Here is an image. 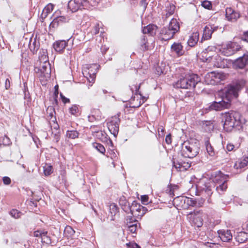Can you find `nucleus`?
<instances>
[{"label": "nucleus", "mask_w": 248, "mask_h": 248, "mask_svg": "<svg viewBox=\"0 0 248 248\" xmlns=\"http://www.w3.org/2000/svg\"><path fill=\"white\" fill-rule=\"evenodd\" d=\"M245 83V80L241 79L228 85L224 89V97L222 100L218 102H213L209 106L210 110L221 111L229 108L232 99L238 96L239 92L244 87Z\"/></svg>", "instance_id": "1"}, {"label": "nucleus", "mask_w": 248, "mask_h": 248, "mask_svg": "<svg viewBox=\"0 0 248 248\" xmlns=\"http://www.w3.org/2000/svg\"><path fill=\"white\" fill-rule=\"evenodd\" d=\"M224 120L223 128L226 131L230 132L233 128L237 127L239 129L242 127V116L241 114L236 111L225 112L223 116Z\"/></svg>", "instance_id": "2"}, {"label": "nucleus", "mask_w": 248, "mask_h": 248, "mask_svg": "<svg viewBox=\"0 0 248 248\" xmlns=\"http://www.w3.org/2000/svg\"><path fill=\"white\" fill-rule=\"evenodd\" d=\"M200 80V78L197 74L186 75L185 77H181L173 84V86L176 88H194Z\"/></svg>", "instance_id": "3"}, {"label": "nucleus", "mask_w": 248, "mask_h": 248, "mask_svg": "<svg viewBox=\"0 0 248 248\" xmlns=\"http://www.w3.org/2000/svg\"><path fill=\"white\" fill-rule=\"evenodd\" d=\"M180 30L179 22L176 19L172 18L168 27H163L160 31V38L167 41L172 38L174 34Z\"/></svg>", "instance_id": "4"}, {"label": "nucleus", "mask_w": 248, "mask_h": 248, "mask_svg": "<svg viewBox=\"0 0 248 248\" xmlns=\"http://www.w3.org/2000/svg\"><path fill=\"white\" fill-rule=\"evenodd\" d=\"M212 183L216 186V190L219 194L225 191L227 188V182L228 176L224 175L220 171H216L212 175Z\"/></svg>", "instance_id": "5"}, {"label": "nucleus", "mask_w": 248, "mask_h": 248, "mask_svg": "<svg viewBox=\"0 0 248 248\" xmlns=\"http://www.w3.org/2000/svg\"><path fill=\"white\" fill-rule=\"evenodd\" d=\"M200 148L198 144L189 142H185L181 150V155L185 157L193 158L199 153Z\"/></svg>", "instance_id": "6"}, {"label": "nucleus", "mask_w": 248, "mask_h": 248, "mask_svg": "<svg viewBox=\"0 0 248 248\" xmlns=\"http://www.w3.org/2000/svg\"><path fill=\"white\" fill-rule=\"evenodd\" d=\"M204 216L202 211L200 209H196L191 212L188 215L190 220L197 227H201L203 225V217Z\"/></svg>", "instance_id": "7"}, {"label": "nucleus", "mask_w": 248, "mask_h": 248, "mask_svg": "<svg viewBox=\"0 0 248 248\" xmlns=\"http://www.w3.org/2000/svg\"><path fill=\"white\" fill-rule=\"evenodd\" d=\"M45 61L39 68L35 67L36 72L40 73V76L49 78L51 74L50 65L46 56H45Z\"/></svg>", "instance_id": "8"}, {"label": "nucleus", "mask_w": 248, "mask_h": 248, "mask_svg": "<svg viewBox=\"0 0 248 248\" xmlns=\"http://www.w3.org/2000/svg\"><path fill=\"white\" fill-rule=\"evenodd\" d=\"M98 65L93 63L90 65H87L86 67L87 69L84 70L83 74L87 78L90 82L94 81L97 69H98Z\"/></svg>", "instance_id": "9"}, {"label": "nucleus", "mask_w": 248, "mask_h": 248, "mask_svg": "<svg viewBox=\"0 0 248 248\" xmlns=\"http://www.w3.org/2000/svg\"><path fill=\"white\" fill-rule=\"evenodd\" d=\"M120 122L119 116H114L107 124L109 131L114 137H116L118 133Z\"/></svg>", "instance_id": "10"}, {"label": "nucleus", "mask_w": 248, "mask_h": 248, "mask_svg": "<svg viewBox=\"0 0 248 248\" xmlns=\"http://www.w3.org/2000/svg\"><path fill=\"white\" fill-rule=\"evenodd\" d=\"M240 49L241 46L237 43L230 42L223 48L222 53L226 56H230L235 53Z\"/></svg>", "instance_id": "11"}, {"label": "nucleus", "mask_w": 248, "mask_h": 248, "mask_svg": "<svg viewBox=\"0 0 248 248\" xmlns=\"http://www.w3.org/2000/svg\"><path fill=\"white\" fill-rule=\"evenodd\" d=\"M190 198L183 196H178L175 198L173 200V204L176 206L178 208H182L184 209H186L190 206L189 203H191V202H189Z\"/></svg>", "instance_id": "12"}, {"label": "nucleus", "mask_w": 248, "mask_h": 248, "mask_svg": "<svg viewBox=\"0 0 248 248\" xmlns=\"http://www.w3.org/2000/svg\"><path fill=\"white\" fill-rule=\"evenodd\" d=\"M146 207L138 204L136 202H132V215L141 218L147 212Z\"/></svg>", "instance_id": "13"}, {"label": "nucleus", "mask_w": 248, "mask_h": 248, "mask_svg": "<svg viewBox=\"0 0 248 248\" xmlns=\"http://www.w3.org/2000/svg\"><path fill=\"white\" fill-rule=\"evenodd\" d=\"M247 65H248V55L247 54L239 57L232 63L233 67L236 69H243Z\"/></svg>", "instance_id": "14"}, {"label": "nucleus", "mask_w": 248, "mask_h": 248, "mask_svg": "<svg viewBox=\"0 0 248 248\" xmlns=\"http://www.w3.org/2000/svg\"><path fill=\"white\" fill-rule=\"evenodd\" d=\"M208 77L211 78L210 81V84H218L225 78V75L224 73H216L215 72H211L209 74Z\"/></svg>", "instance_id": "15"}, {"label": "nucleus", "mask_w": 248, "mask_h": 248, "mask_svg": "<svg viewBox=\"0 0 248 248\" xmlns=\"http://www.w3.org/2000/svg\"><path fill=\"white\" fill-rule=\"evenodd\" d=\"M70 19L68 17L64 16H57L53 19L49 25L50 28H56L63 23L68 22Z\"/></svg>", "instance_id": "16"}, {"label": "nucleus", "mask_w": 248, "mask_h": 248, "mask_svg": "<svg viewBox=\"0 0 248 248\" xmlns=\"http://www.w3.org/2000/svg\"><path fill=\"white\" fill-rule=\"evenodd\" d=\"M225 15L228 20L231 22H235L240 16L239 12L235 11L231 7L226 8Z\"/></svg>", "instance_id": "17"}, {"label": "nucleus", "mask_w": 248, "mask_h": 248, "mask_svg": "<svg viewBox=\"0 0 248 248\" xmlns=\"http://www.w3.org/2000/svg\"><path fill=\"white\" fill-rule=\"evenodd\" d=\"M173 166L177 170L180 171H185L191 166V164L189 162L179 161L175 158H173Z\"/></svg>", "instance_id": "18"}, {"label": "nucleus", "mask_w": 248, "mask_h": 248, "mask_svg": "<svg viewBox=\"0 0 248 248\" xmlns=\"http://www.w3.org/2000/svg\"><path fill=\"white\" fill-rule=\"evenodd\" d=\"M85 6L84 4L78 0H71L68 3V7L72 12H75Z\"/></svg>", "instance_id": "19"}, {"label": "nucleus", "mask_w": 248, "mask_h": 248, "mask_svg": "<svg viewBox=\"0 0 248 248\" xmlns=\"http://www.w3.org/2000/svg\"><path fill=\"white\" fill-rule=\"evenodd\" d=\"M171 50L174 52L177 56H182L185 53L183 46L180 43H174L171 46Z\"/></svg>", "instance_id": "20"}, {"label": "nucleus", "mask_w": 248, "mask_h": 248, "mask_svg": "<svg viewBox=\"0 0 248 248\" xmlns=\"http://www.w3.org/2000/svg\"><path fill=\"white\" fill-rule=\"evenodd\" d=\"M219 237L223 242H228L232 239V235L231 231L227 230H219L218 231Z\"/></svg>", "instance_id": "21"}, {"label": "nucleus", "mask_w": 248, "mask_h": 248, "mask_svg": "<svg viewBox=\"0 0 248 248\" xmlns=\"http://www.w3.org/2000/svg\"><path fill=\"white\" fill-rule=\"evenodd\" d=\"M213 27L211 25H207L205 27L203 30V35L202 39V41L203 40H208L211 38L212 34L214 32Z\"/></svg>", "instance_id": "22"}, {"label": "nucleus", "mask_w": 248, "mask_h": 248, "mask_svg": "<svg viewBox=\"0 0 248 248\" xmlns=\"http://www.w3.org/2000/svg\"><path fill=\"white\" fill-rule=\"evenodd\" d=\"M200 125L202 128L206 132H211L213 130L214 125L212 121H203L201 122Z\"/></svg>", "instance_id": "23"}, {"label": "nucleus", "mask_w": 248, "mask_h": 248, "mask_svg": "<svg viewBox=\"0 0 248 248\" xmlns=\"http://www.w3.org/2000/svg\"><path fill=\"white\" fill-rule=\"evenodd\" d=\"M67 43L65 40L57 41L53 44V47L56 51L61 53L66 47Z\"/></svg>", "instance_id": "24"}, {"label": "nucleus", "mask_w": 248, "mask_h": 248, "mask_svg": "<svg viewBox=\"0 0 248 248\" xmlns=\"http://www.w3.org/2000/svg\"><path fill=\"white\" fill-rule=\"evenodd\" d=\"M199 33L197 32H193L189 37L187 41V44L191 47L194 46L199 40Z\"/></svg>", "instance_id": "25"}, {"label": "nucleus", "mask_w": 248, "mask_h": 248, "mask_svg": "<svg viewBox=\"0 0 248 248\" xmlns=\"http://www.w3.org/2000/svg\"><path fill=\"white\" fill-rule=\"evenodd\" d=\"M190 202L191 203H189L190 206L200 207L202 206L203 205L204 200L202 198H197L193 199L190 198L189 202Z\"/></svg>", "instance_id": "26"}, {"label": "nucleus", "mask_w": 248, "mask_h": 248, "mask_svg": "<svg viewBox=\"0 0 248 248\" xmlns=\"http://www.w3.org/2000/svg\"><path fill=\"white\" fill-rule=\"evenodd\" d=\"M156 26L154 25H149L146 27H144L142 31L143 34H150L151 35H153L155 34V30Z\"/></svg>", "instance_id": "27"}, {"label": "nucleus", "mask_w": 248, "mask_h": 248, "mask_svg": "<svg viewBox=\"0 0 248 248\" xmlns=\"http://www.w3.org/2000/svg\"><path fill=\"white\" fill-rule=\"evenodd\" d=\"M236 239L240 243H244L248 239V233L244 232H240L238 233Z\"/></svg>", "instance_id": "28"}, {"label": "nucleus", "mask_w": 248, "mask_h": 248, "mask_svg": "<svg viewBox=\"0 0 248 248\" xmlns=\"http://www.w3.org/2000/svg\"><path fill=\"white\" fill-rule=\"evenodd\" d=\"M140 49L143 51L148 49V45L147 38L145 35H143L140 38Z\"/></svg>", "instance_id": "29"}, {"label": "nucleus", "mask_w": 248, "mask_h": 248, "mask_svg": "<svg viewBox=\"0 0 248 248\" xmlns=\"http://www.w3.org/2000/svg\"><path fill=\"white\" fill-rule=\"evenodd\" d=\"M40 47V44L39 42H37L35 39L32 43L31 41L30 42L29 44V47L30 50L33 53H36Z\"/></svg>", "instance_id": "30"}, {"label": "nucleus", "mask_w": 248, "mask_h": 248, "mask_svg": "<svg viewBox=\"0 0 248 248\" xmlns=\"http://www.w3.org/2000/svg\"><path fill=\"white\" fill-rule=\"evenodd\" d=\"M216 186L212 182L206 184L205 185V192L208 196H211L213 193V190L216 189Z\"/></svg>", "instance_id": "31"}, {"label": "nucleus", "mask_w": 248, "mask_h": 248, "mask_svg": "<svg viewBox=\"0 0 248 248\" xmlns=\"http://www.w3.org/2000/svg\"><path fill=\"white\" fill-rule=\"evenodd\" d=\"M123 210L127 213H130L132 215V204L130 206L129 203L125 202L124 204H121Z\"/></svg>", "instance_id": "32"}, {"label": "nucleus", "mask_w": 248, "mask_h": 248, "mask_svg": "<svg viewBox=\"0 0 248 248\" xmlns=\"http://www.w3.org/2000/svg\"><path fill=\"white\" fill-rule=\"evenodd\" d=\"M205 145L206 146L207 152H208L209 155L211 156L215 155V152L214 151V148L211 145L208 140L205 141Z\"/></svg>", "instance_id": "33"}, {"label": "nucleus", "mask_w": 248, "mask_h": 248, "mask_svg": "<svg viewBox=\"0 0 248 248\" xmlns=\"http://www.w3.org/2000/svg\"><path fill=\"white\" fill-rule=\"evenodd\" d=\"M69 111L71 113V114L78 116L79 114V109L78 108V106L77 105H73L72 106L69 108Z\"/></svg>", "instance_id": "34"}, {"label": "nucleus", "mask_w": 248, "mask_h": 248, "mask_svg": "<svg viewBox=\"0 0 248 248\" xmlns=\"http://www.w3.org/2000/svg\"><path fill=\"white\" fill-rule=\"evenodd\" d=\"M79 133L76 130H67L66 132V136L68 138L75 139L78 137Z\"/></svg>", "instance_id": "35"}, {"label": "nucleus", "mask_w": 248, "mask_h": 248, "mask_svg": "<svg viewBox=\"0 0 248 248\" xmlns=\"http://www.w3.org/2000/svg\"><path fill=\"white\" fill-rule=\"evenodd\" d=\"M93 146L101 154H104L106 152L105 147L100 143L94 142L93 144Z\"/></svg>", "instance_id": "36"}, {"label": "nucleus", "mask_w": 248, "mask_h": 248, "mask_svg": "<svg viewBox=\"0 0 248 248\" xmlns=\"http://www.w3.org/2000/svg\"><path fill=\"white\" fill-rule=\"evenodd\" d=\"M47 232H43V235L41 237V241L42 243L49 244L51 243V239L49 236L47 235Z\"/></svg>", "instance_id": "37"}, {"label": "nucleus", "mask_w": 248, "mask_h": 248, "mask_svg": "<svg viewBox=\"0 0 248 248\" xmlns=\"http://www.w3.org/2000/svg\"><path fill=\"white\" fill-rule=\"evenodd\" d=\"M118 212V208L115 203H111L109 206V213L111 216H115Z\"/></svg>", "instance_id": "38"}, {"label": "nucleus", "mask_w": 248, "mask_h": 248, "mask_svg": "<svg viewBox=\"0 0 248 248\" xmlns=\"http://www.w3.org/2000/svg\"><path fill=\"white\" fill-rule=\"evenodd\" d=\"M10 214L12 217L16 219L19 218L22 215V213L21 212L15 209H12L10 211Z\"/></svg>", "instance_id": "39"}, {"label": "nucleus", "mask_w": 248, "mask_h": 248, "mask_svg": "<svg viewBox=\"0 0 248 248\" xmlns=\"http://www.w3.org/2000/svg\"><path fill=\"white\" fill-rule=\"evenodd\" d=\"M175 6L173 4L170 5V7L168 8V9L167 10V13L166 14V17L167 18L173 14L174 10H175Z\"/></svg>", "instance_id": "40"}, {"label": "nucleus", "mask_w": 248, "mask_h": 248, "mask_svg": "<svg viewBox=\"0 0 248 248\" xmlns=\"http://www.w3.org/2000/svg\"><path fill=\"white\" fill-rule=\"evenodd\" d=\"M133 215L128 216L126 218V224L127 225L129 224H133L136 223H138L137 220L135 219L132 217Z\"/></svg>", "instance_id": "41"}, {"label": "nucleus", "mask_w": 248, "mask_h": 248, "mask_svg": "<svg viewBox=\"0 0 248 248\" xmlns=\"http://www.w3.org/2000/svg\"><path fill=\"white\" fill-rule=\"evenodd\" d=\"M44 174L46 176L49 175L52 172V167L51 166H48L44 168Z\"/></svg>", "instance_id": "42"}, {"label": "nucleus", "mask_w": 248, "mask_h": 248, "mask_svg": "<svg viewBox=\"0 0 248 248\" xmlns=\"http://www.w3.org/2000/svg\"><path fill=\"white\" fill-rule=\"evenodd\" d=\"M248 164V156L245 157L242 161L239 162V167L243 168L246 167Z\"/></svg>", "instance_id": "43"}, {"label": "nucleus", "mask_w": 248, "mask_h": 248, "mask_svg": "<svg viewBox=\"0 0 248 248\" xmlns=\"http://www.w3.org/2000/svg\"><path fill=\"white\" fill-rule=\"evenodd\" d=\"M202 5L204 8L208 9V10L211 9L212 7L211 2L208 0L203 1L202 3Z\"/></svg>", "instance_id": "44"}, {"label": "nucleus", "mask_w": 248, "mask_h": 248, "mask_svg": "<svg viewBox=\"0 0 248 248\" xmlns=\"http://www.w3.org/2000/svg\"><path fill=\"white\" fill-rule=\"evenodd\" d=\"M47 114H48V116L52 118L55 114V109L52 107H48L46 110Z\"/></svg>", "instance_id": "45"}, {"label": "nucleus", "mask_w": 248, "mask_h": 248, "mask_svg": "<svg viewBox=\"0 0 248 248\" xmlns=\"http://www.w3.org/2000/svg\"><path fill=\"white\" fill-rule=\"evenodd\" d=\"M64 233L65 234H66V233H68L70 236H71L74 234L75 233V231L73 230V229L69 226H67L64 230Z\"/></svg>", "instance_id": "46"}, {"label": "nucleus", "mask_w": 248, "mask_h": 248, "mask_svg": "<svg viewBox=\"0 0 248 248\" xmlns=\"http://www.w3.org/2000/svg\"><path fill=\"white\" fill-rule=\"evenodd\" d=\"M137 224L138 223L128 225L127 226L129 228V231L132 233L135 232L137 228Z\"/></svg>", "instance_id": "47"}, {"label": "nucleus", "mask_w": 248, "mask_h": 248, "mask_svg": "<svg viewBox=\"0 0 248 248\" xmlns=\"http://www.w3.org/2000/svg\"><path fill=\"white\" fill-rule=\"evenodd\" d=\"M140 85V84L138 86H135V94H140L143 99L142 103H143L146 100V98L144 96H142L141 95L140 93L139 92Z\"/></svg>", "instance_id": "48"}, {"label": "nucleus", "mask_w": 248, "mask_h": 248, "mask_svg": "<svg viewBox=\"0 0 248 248\" xmlns=\"http://www.w3.org/2000/svg\"><path fill=\"white\" fill-rule=\"evenodd\" d=\"M2 181L4 185H9L11 183V179L7 176H4L2 178Z\"/></svg>", "instance_id": "49"}, {"label": "nucleus", "mask_w": 248, "mask_h": 248, "mask_svg": "<svg viewBox=\"0 0 248 248\" xmlns=\"http://www.w3.org/2000/svg\"><path fill=\"white\" fill-rule=\"evenodd\" d=\"M127 248H140V247L135 243L130 242L126 244Z\"/></svg>", "instance_id": "50"}, {"label": "nucleus", "mask_w": 248, "mask_h": 248, "mask_svg": "<svg viewBox=\"0 0 248 248\" xmlns=\"http://www.w3.org/2000/svg\"><path fill=\"white\" fill-rule=\"evenodd\" d=\"M54 5L51 4L49 3L46 5V6L44 10L46 11V13H50L51 11H52L53 9Z\"/></svg>", "instance_id": "51"}, {"label": "nucleus", "mask_w": 248, "mask_h": 248, "mask_svg": "<svg viewBox=\"0 0 248 248\" xmlns=\"http://www.w3.org/2000/svg\"><path fill=\"white\" fill-rule=\"evenodd\" d=\"M149 197L147 195H142L141 196V201L143 204H147L148 202Z\"/></svg>", "instance_id": "52"}, {"label": "nucleus", "mask_w": 248, "mask_h": 248, "mask_svg": "<svg viewBox=\"0 0 248 248\" xmlns=\"http://www.w3.org/2000/svg\"><path fill=\"white\" fill-rule=\"evenodd\" d=\"M165 141L168 144H170L171 143V138L170 134H169L166 136L165 138Z\"/></svg>", "instance_id": "53"}, {"label": "nucleus", "mask_w": 248, "mask_h": 248, "mask_svg": "<svg viewBox=\"0 0 248 248\" xmlns=\"http://www.w3.org/2000/svg\"><path fill=\"white\" fill-rule=\"evenodd\" d=\"M60 96L61 97V98L62 99V102L65 104L67 103H70V100L69 99L65 97L64 96L62 95V93H60Z\"/></svg>", "instance_id": "54"}, {"label": "nucleus", "mask_w": 248, "mask_h": 248, "mask_svg": "<svg viewBox=\"0 0 248 248\" xmlns=\"http://www.w3.org/2000/svg\"><path fill=\"white\" fill-rule=\"evenodd\" d=\"M10 142V140L9 138L8 137H7V136H5L3 138V144L5 145H8V144H9Z\"/></svg>", "instance_id": "55"}, {"label": "nucleus", "mask_w": 248, "mask_h": 248, "mask_svg": "<svg viewBox=\"0 0 248 248\" xmlns=\"http://www.w3.org/2000/svg\"><path fill=\"white\" fill-rule=\"evenodd\" d=\"M226 148L228 151H232L234 148V146L231 143H229L227 145Z\"/></svg>", "instance_id": "56"}, {"label": "nucleus", "mask_w": 248, "mask_h": 248, "mask_svg": "<svg viewBox=\"0 0 248 248\" xmlns=\"http://www.w3.org/2000/svg\"><path fill=\"white\" fill-rule=\"evenodd\" d=\"M99 25L98 24H96L93 29V33L94 34H97L98 33H99Z\"/></svg>", "instance_id": "57"}, {"label": "nucleus", "mask_w": 248, "mask_h": 248, "mask_svg": "<svg viewBox=\"0 0 248 248\" xmlns=\"http://www.w3.org/2000/svg\"><path fill=\"white\" fill-rule=\"evenodd\" d=\"M101 135L102 136H104V140L102 139V141H107L108 140L109 142L110 143V144H112L111 140L109 139V138H108L107 137V136L106 135V133L103 134V133H101Z\"/></svg>", "instance_id": "58"}, {"label": "nucleus", "mask_w": 248, "mask_h": 248, "mask_svg": "<svg viewBox=\"0 0 248 248\" xmlns=\"http://www.w3.org/2000/svg\"><path fill=\"white\" fill-rule=\"evenodd\" d=\"M43 235V232H41L39 231H35L34 232V236L35 237H40L41 238L42 237Z\"/></svg>", "instance_id": "59"}, {"label": "nucleus", "mask_w": 248, "mask_h": 248, "mask_svg": "<svg viewBox=\"0 0 248 248\" xmlns=\"http://www.w3.org/2000/svg\"><path fill=\"white\" fill-rule=\"evenodd\" d=\"M242 39L243 40L248 42V31L244 33L243 36L242 37Z\"/></svg>", "instance_id": "60"}, {"label": "nucleus", "mask_w": 248, "mask_h": 248, "mask_svg": "<svg viewBox=\"0 0 248 248\" xmlns=\"http://www.w3.org/2000/svg\"><path fill=\"white\" fill-rule=\"evenodd\" d=\"M10 87V82L8 78L5 80V87L6 89H8Z\"/></svg>", "instance_id": "61"}, {"label": "nucleus", "mask_w": 248, "mask_h": 248, "mask_svg": "<svg viewBox=\"0 0 248 248\" xmlns=\"http://www.w3.org/2000/svg\"><path fill=\"white\" fill-rule=\"evenodd\" d=\"M58 90L56 89L54 93V97H58Z\"/></svg>", "instance_id": "62"}, {"label": "nucleus", "mask_w": 248, "mask_h": 248, "mask_svg": "<svg viewBox=\"0 0 248 248\" xmlns=\"http://www.w3.org/2000/svg\"><path fill=\"white\" fill-rule=\"evenodd\" d=\"M78 0L81 1L83 4H84L86 6L87 4L88 0Z\"/></svg>", "instance_id": "63"}, {"label": "nucleus", "mask_w": 248, "mask_h": 248, "mask_svg": "<svg viewBox=\"0 0 248 248\" xmlns=\"http://www.w3.org/2000/svg\"><path fill=\"white\" fill-rule=\"evenodd\" d=\"M53 122H54V120H53ZM54 128L56 129V130H58V128L59 127V125L58 124H57V123H55V122H54Z\"/></svg>", "instance_id": "64"}]
</instances>
